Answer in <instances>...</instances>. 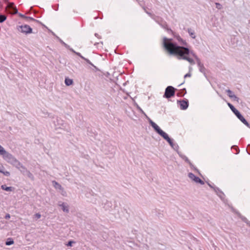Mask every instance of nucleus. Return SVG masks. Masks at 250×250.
I'll return each mask as SVG.
<instances>
[{
	"label": "nucleus",
	"instance_id": "f257e3e1",
	"mask_svg": "<svg viewBox=\"0 0 250 250\" xmlns=\"http://www.w3.org/2000/svg\"><path fill=\"white\" fill-rule=\"evenodd\" d=\"M163 44L165 49L169 54L177 56L179 59L186 60L191 64H195L194 60L188 56L190 53L188 48L178 46L172 42V39L166 37L163 38Z\"/></svg>",
	"mask_w": 250,
	"mask_h": 250
},
{
	"label": "nucleus",
	"instance_id": "f03ea898",
	"mask_svg": "<svg viewBox=\"0 0 250 250\" xmlns=\"http://www.w3.org/2000/svg\"><path fill=\"white\" fill-rule=\"evenodd\" d=\"M8 163H10L20 171L24 173V170H26V167L23 166L15 157L9 153H7L3 158Z\"/></svg>",
	"mask_w": 250,
	"mask_h": 250
},
{
	"label": "nucleus",
	"instance_id": "7ed1b4c3",
	"mask_svg": "<svg viewBox=\"0 0 250 250\" xmlns=\"http://www.w3.org/2000/svg\"><path fill=\"white\" fill-rule=\"evenodd\" d=\"M228 105L232 110V111L234 113V114L237 116V117L246 126L250 128V126L248 122L246 120V119L243 117V116L240 114V113L237 110L232 104H230L229 103H228Z\"/></svg>",
	"mask_w": 250,
	"mask_h": 250
},
{
	"label": "nucleus",
	"instance_id": "20e7f679",
	"mask_svg": "<svg viewBox=\"0 0 250 250\" xmlns=\"http://www.w3.org/2000/svg\"><path fill=\"white\" fill-rule=\"evenodd\" d=\"M156 131L165 139L173 148H174V145H175L173 142V140L169 137L168 135L166 132L163 131L160 127Z\"/></svg>",
	"mask_w": 250,
	"mask_h": 250
},
{
	"label": "nucleus",
	"instance_id": "39448f33",
	"mask_svg": "<svg viewBox=\"0 0 250 250\" xmlns=\"http://www.w3.org/2000/svg\"><path fill=\"white\" fill-rule=\"evenodd\" d=\"M152 18L157 23H158L163 28L166 29L168 33H173L172 30L171 29L168 28L167 22L165 21H164L161 18L155 17H153Z\"/></svg>",
	"mask_w": 250,
	"mask_h": 250
},
{
	"label": "nucleus",
	"instance_id": "423d86ee",
	"mask_svg": "<svg viewBox=\"0 0 250 250\" xmlns=\"http://www.w3.org/2000/svg\"><path fill=\"white\" fill-rule=\"evenodd\" d=\"M17 29L21 33L25 34L32 32V29L29 25L26 24L17 26Z\"/></svg>",
	"mask_w": 250,
	"mask_h": 250
},
{
	"label": "nucleus",
	"instance_id": "0eeeda50",
	"mask_svg": "<svg viewBox=\"0 0 250 250\" xmlns=\"http://www.w3.org/2000/svg\"><path fill=\"white\" fill-rule=\"evenodd\" d=\"M173 36H174V37L177 40V41H178V43H175L173 42V40H172V42L177 44L178 46H184V47H186L188 45V43L187 42H186V41L185 40H184L179 35H177V34H175L173 32V33H171Z\"/></svg>",
	"mask_w": 250,
	"mask_h": 250
},
{
	"label": "nucleus",
	"instance_id": "6e6552de",
	"mask_svg": "<svg viewBox=\"0 0 250 250\" xmlns=\"http://www.w3.org/2000/svg\"><path fill=\"white\" fill-rule=\"evenodd\" d=\"M175 94V89L172 86H168L166 90L164 97L167 98H169L173 96Z\"/></svg>",
	"mask_w": 250,
	"mask_h": 250
},
{
	"label": "nucleus",
	"instance_id": "1a4fd4ad",
	"mask_svg": "<svg viewBox=\"0 0 250 250\" xmlns=\"http://www.w3.org/2000/svg\"><path fill=\"white\" fill-rule=\"evenodd\" d=\"M179 155L181 158H182L184 160H185L187 163H188L189 165V166L191 169H193L196 172L199 173L198 169L192 165V164L190 162V161L188 160L187 157H186L184 155L180 153H179Z\"/></svg>",
	"mask_w": 250,
	"mask_h": 250
},
{
	"label": "nucleus",
	"instance_id": "9d476101",
	"mask_svg": "<svg viewBox=\"0 0 250 250\" xmlns=\"http://www.w3.org/2000/svg\"><path fill=\"white\" fill-rule=\"evenodd\" d=\"M188 177L196 183H200L201 185H204V182L200 179L198 177L196 176L194 174L192 173H189L188 174Z\"/></svg>",
	"mask_w": 250,
	"mask_h": 250
},
{
	"label": "nucleus",
	"instance_id": "9b49d317",
	"mask_svg": "<svg viewBox=\"0 0 250 250\" xmlns=\"http://www.w3.org/2000/svg\"><path fill=\"white\" fill-rule=\"evenodd\" d=\"M56 123L57 124H55L56 128L63 129L66 128V124L61 118H57Z\"/></svg>",
	"mask_w": 250,
	"mask_h": 250
},
{
	"label": "nucleus",
	"instance_id": "f8f14e48",
	"mask_svg": "<svg viewBox=\"0 0 250 250\" xmlns=\"http://www.w3.org/2000/svg\"><path fill=\"white\" fill-rule=\"evenodd\" d=\"M195 59L196 60L197 63L199 67L200 71L205 74L206 69L204 67V64L201 62L200 60L197 56H195Z\"/></svg>",
	"mask_w": 250,
	"mask_h": 250
},
{
	"label": "nucleus",
	"instance_id": "ddd939ff",
	"mask_svg": "<svg viewBox=\"0 0 250 250\" xmlns=\"http://www.w3.org/2000/svg\"><path fill=\"white\" fill-rule=\"evenodd\" d=\"M177 103L180 105V108L182 110H186L188 106V102L187 100L178 101Z\"/></svg>",
	"mask_w": 250,
	"mask_h": 250
},
{
	"label": "nucleus",
	"instance_id": "4468645a",
	"mask_svg": "<svg viewBox=\"0 0 250 250\" xmlns=\"http://www.w3.org/2000/svg\"><path fill=\"white\" fill-rule=\"evenodd\" d=\"M226 92L228 94V96L233 99L234 101L239 102V99L234 94V93L229 89L226 90Z\"/></svg>",
	"mask_w": 250,
	"mask_h": 250
},
{
	"label": "nucleus",
	"instance_id": "2eb2a0df",
	"mask_svg": "<svg viewBox=\"0 0 250 250\" xmlns=\"http://www.w3.org/2000/svg\"><path fill=\"white\" fill-rule=\"evenodd\" d=\"M59 206L62 208V210L66 213L69 212V208L68 205L65 203H59Z\"/></svg>",
	"mask_w": 250,
	"mask_h": 250
},
{
	"label": "nucleus",
	"instance_id": "dca6fc26",
	"mask_svg": "<svg viewBox=\"0 0 250 250\" xmlns=\"http://www.w3.org/2000/svg\"><path fill=\"white\" fill-rule=\"evenodd\" d=\"M5 168L0 163V173H2L4 175L9 176L10 175L9 172L4 170Z\"/></svg>",
	"mask_w": 250,
	"mask_h": 250
},
{
	"label": "nucleus",
	"instance_id": "f3484780",
	"mask_svg": "<svg viewBox=\"0 0 250 250\" xmlns=\"http://www.w3.org/2000/svg\"><path fill=\"white\" fill-rule=\"evenodd\" d=\"M148 118V121L150 125L152 126V127L154 128V129L156 131L159 128V126L155 124L154 122H153L150 118L147 117Z\"/></svg>",
	"mask_w": 250,
	"mask_h": 250
},
{
	"label": "nucleus",
	"instance_id": "a211bd4d",
	"mask_svg": "<svg viewBox=\"0 0 250 250\" xmlns=\"http://www.w3.org/2000/svg\"><path fill=\"white\" fill-rule=\"evenodd\" d=\"M53 184V186L54 187V188L56 189H59L60 190H63V188L62 187V186L60 184H59L58 182H56V181H53L52 182Z\"/></svg>",
	"mask_w": 250,
	"mask_h": 250
},
{
	"label": "nucleus",
	"instance_id": "6ab92c4d",
	"mask_svg": "<svg viewBox=\"0 0 250 250\" xmlns=\"http://www.w3.org/2000/svg\"><path fill=\"white\" fill-rule=\"evenodd\" d=\"M8 152L4 148L0 145V155L2 156L3 158L6 155Z\"/></svg>",
	"mask_w": 250,
	"mask_h": 250
},
{
	"label": "nucleus",
	"instance_id": "aec40b11",
	"mask_svg": "<svg viewBox=\"0 0 250 250\" xmlns=\"http://www.w3.org/2000/svg\"><path fill=\"white\" fill-rule=\"evenodd\" d=\"M64 83L67 86H69L73 84V81L72 79H69L68 78H66L65 79Z\"/></svg>",
	"mask_w": 250,
	"mask_h": 250
},
{
	"label": "nucleus",
	"instance_id": "412c9836",
	"mask_svg": "<svg viewBox=\"0 0 250 250\" xmlns=\"http://www.w3.org/2000/svg\"><path fill=\"white\" fill-rule=\"evenodd\" d=\"M187 31L188 32V33L189 35H190V36L192 39H195L196 36L195 35V32H194V31L193 30H192L190 28H188L187 29Z\"/></svg>",
	"mask_w": 250,
	"mask_h": 250
},
{
	"label": "nucleus",
	"instance_id": "4be33fe9",
	"mask_svg": "<svg viewBox=\"0 0 250 250\" xmlns=\"http://www.w3.org/2000/svg\"><path fill=\"white\" fill-rule=\"evenodd\" d=\"M217 194L221 200H223L225 199V194L222 191H219Z\"/></svg>",
	"mask_w": 250,
	"mask_h": 250
},
{
	"label": "nucleus",
	"instance_id": "5701e85b",
	"mask_svg": "<svg viewBox=\"0 0 250 250\" xmlns=\"http://www.w3.org/2000/svg\"><path fill=\"white\" fill-rule=\"evenodd\" d=\"M69 50L73 53H75V54H76L77 55L79 56V57H80L82 59H84V57H83L82 55H81V54L79 53V52H76L72 48H69Z\"/></svg>",
	"mask_w": 250,
	"mask_h": 250
},
{
	"label": "nucleus",
	"instance_id": "b1692460",
	"mask_svg": "<svg viewBox=\"0 0 250 250\" xmlns=\"http://www.w3.org/2000/svg\"><path fill=\"white\" fill-rule=\"evenodd\" d=\"M1 188L2 189H4L7 191L12 190V187H6L5 185H2Z\"/></svg>",
	"mask_w": 250,
	"mask_h": 250
},
{
	"label": "nucleus",
	"instance_id": "393cba45",
	"mask_svg": "<svg viewBox=\"0 0 250 250\" xmlns=\"http://www.w3.org/2000/svg\"><path fill=\"white\" fill-rule=\"evenodd\" d=\"M26 21L29 22L30 21H37L36 20L34 19V18L30 17H27L26 16L25 19H24Z\"/></svg>",
	"mask_w": 250,
	"mask_h": 250
},
{
	"label": "nucleus",
	"instance_id": "a878e982",
	"mask_svg": "<svg viewBox=\"0 0 250 250\" xmlns=\"http://www.w3.org/2000/svg\"><path fill=\"white\" fill-rule=\"evenodd\" d=\"M6 245L7 246H10L11 245H12L14 244V241L12 240L11 239L9 238L8 239V240L6 242Z\"/></svg>",
	"mask_w": 250,
	"mask_h": 250
},
{
	"label": "nucleus",
	"instance_id": "bb28decb",
	"mask_svg": "<svg viewBox=\"0 0 250 250\" xmlns=\"http://www.w3.org/2000/svg\"><path fill=\"white\" fill-rule=\"evenodd\" d=\"M6 19V17L4 15H0V22H3Z\"/></svg>",
	"mask_w": 250,
	"mask_h": 250
},
{
	"label": "nucleus",
	"instance_id": "cd10ccee",
	"mask_svg": "<svg viewBox=\"0 0 250 250\" xmlns=\"http://www.w3.org/2000/svg\"><path fill=\"white\" fill-rule=\"evenodd\" d=\"M41 217V215L39 213H37L35 214L34 215V218L36 220H38V219H40Z\"/></svg>",
	"mask_w": 250,
	"mask_h": 250
},
{
	"label": "nucleus",
	"instance_id": "c85d7f7f",
	"mask_svg": "<svg viewBox=\"0 0 250 250\" xmlns=\"http://www.w3.org/2000/svg\"><path fill=\"white\" fill-rule=\"evenodd\" d=\"M23 170L24 171V172L25 171L27 172V175L29 178H33V176L32 174L29 171L27 170V169H26V170Z\"/></svg>",
	"mask_w": 250,
	"mask_h": 250
},
{
	"label": "nucleus",
	"instance_id": "c756f323",
	"mask_svg": "<svg viewBox=\"0 0 250 250\" xmlns=\"http://www.w3.org/2000/svg\"><path fill=\"white\" fill-rule=\"evenodd\" d=\"M239 215H240V217L242 219V220L247 224V223L249 222L247 219L244 216H241L240 214H239Z\"/></svg>",
	"mask_w": 250,
	"mask_h": 250
},
{
	"label": "nucleus",
	"instance_id": "7c9ffc66",
	"mask_svg": "<svg viewBox=\"0 0 250 250\" xmlns=\"http://www.w3.org/2000/svg\"><path fill=\"white\" fill-rule=\"evenodd\" d=\"M216 7L218 9H221L222 8V5L218 2L215 3Z\"/></svg>",
	"mask_w": 250,
	"mask_h": 250
},
{
	"label": "nucleus",
	"instance_id": "2f4dec72",
	"mask_svg": "<svg viewBox=\"0 0 250 250\" xmlns=\"http://www.w3.org/2000/svg\"><path fill=\"white\" fill-rule=\"evenodd\" d=\"M61 42L62 44H63L66 48H68L69 49V48H71L70 47V46L67 44L66 43H65L64 42H63L62 41H61Z\"/></svg>",
	"mask_w": 250,
	"mask_h": 250
},
{
	"label": "nucleus",
	"instance_id": "473e14b6",
	"mask_svg": "<svg viewBox=\"0 0 250 250\" xmlns=\"http://www.w3.org/2000/svg\"><path fill=\"white\" fill-rule=\"evenodd\" d=\"M83 60H84L86 62H87L89 64L93 66V64H92V63L88 59L84 58V59H83Z\"/></svg>",
	"mask_w": 250,
	"mask_h": 250
},
{
	"label": "nucleus",
	"instance_id": "72a5a7b5",
	"mask_svg": "<svg viewBox=\"0 0 250 250\" xmlns=\"http://www.w3.org/2000/svg\"><path fill=\"white\" fill-rule=\"evenodd\" d=\"M213 189H214L215 192L216 193V194H217V193H218L219 191H220L219 188L217 187H214Z\"/></svg>",
	"mask_w": 250,
	"mask_h": 250
},
{
	"label": "nucleus",
	"instance_id": "f704fd0d",
	"mask_svg": "<svg viewBox=\"0 0 250 250\" xmlns=\"http://www.w3.org/2000/svg\"><path fill=\"white\" fill-rule=\"evenodd\" d=\"M74 242L73 241H69L68 243L67 244V246H72V244Z\"/></svg>",
	"mask_w": 250,
	"mask_h": 250
},
{
	"label": "nucleus",
	"instance_id": "c9c22d12",
	"mask_svg": "<svg viewBox=\"0 0 250 250\" xmlns=\"http://www.w3.org/2000/svg\"><path fill=\"white\" fill-rule=\"evenodd\" d=\"M191 76V74L188 73H187V74H186L185 76H184V78H187V77H190Z\"/></svg>",
	"mask_w": 250,
	"mask_h": 250
},
{
	"label": "nucleus",
	"instance_id": "e433bc0d",
	"mask_svg": "<svg viewBox=\"0 0 250 250\" xmlns=\"http://www.w3.org/2000/svg\"><path fill=\"white\" fill-rule=\"evenodd\" d=\"M19 16H20L21 18H23V19H25L26 16H24V15H22V14H19Z\"/></svg>",
	"mask_w": 250,
	"mask_h": 250
},
{
	"label": "nucleus",
	"instance_id": "4c0bfd02",
	"mask_svg": "<svg viewBox=\"0 0 250 250\" xmlns=\"http://www.w3.org/2000/svg\"><path fill=\"white\" fill-rule=\"evenodd\" d=\"M174 144L175 145H174V149H178V146L177 144H174Z\"/></svg>",
	"mask_w": 250,
	"mask_h": 250
},
{
	"label": "nucleus",
	"instance_id": "58836bf2",
	"mask_svg": "<svg viewBox=\"0 0 250 250\" xmlns=\"http://www.w3.org/2000/svg\"><path fill=\"white\" fill-rule=\"evenodd\" d=\"M139 108L140 111L142 113H143L144 114H145V116H146V114L145 113V112H144V111H143V110L141 108H140V107H139Z\"/></svg>",
	"mask_w": 250,
	"mask_h": 250
},
{
	"label": "nucleus",
	"instance_id": "ea45409f",
	"mask_svg": "<svg viewBox=\"0 0 250 250\" xmlns=\"http://www.w3.org/2000/svg\"><path fill=\"white\" fill-rule=\"evenodd\" d=\"M146 13L148 15H149L150 16H151L152 18H153V17H155L154 16H152L150 13H149V12H146Z\"/></svg>",
	"mask_w": 250,
	"mask_h": 250
},
{
	"label": "nucleus",
	"instance_id": "a19ab883",
	"mask_svg": "<svg viewBox=\"0 0 250 250\" xmlns=\"http://www.w3.org/2000/svg\"><path fill=\"white\" fill-rule=\"evenodd\" d=\"M146 13L148 15H149L150 16H151L152 18H153V17H155L154 16H152L150 13H149V12H146Z\"/></svg>",
	"mask_w": 250,
	"mask_h": 250
},
{
	"label": "nucleus",
	"instance_id": "79ce46f5",
	"mask_svg": "<svg viewBox=\"0 0 250 250\" xmlns=\"http://www.w3.org/2000/svg\"><path fill=\"white\" fill-rule=\"evenodd\" d=\"M10 217V216L9 214H6L5 216L6 219H9Z\"/></svg>",
	"mask_w": 250,
	"mask_h": 250
},
{
	"label": "nucleus",
	"instance_id": "37998d69",
	"mask_svg": "<svg viewBox=\"0 0 250 250\" xmlns=\"http://www.w3.org/2000/svg\"><path fill=\"white\" fill-rule=\"evenodd\" d=\"M190 53L192 55V56L195 58V56H196L194 53L192 52H190Z\"/></svg>",
	"mask_w": 250,
	"mask_h": 250
},
{
	"label": "nucleus",
	"instance_id": "c03bdc74",
	"mask_svg": "<svg viewBox=\"0 0 250 250\" xmlns=\"http://www.w3.org/2000/svg\"><path fill=\"white\" fill-rule=\"evenodd\" d=\"M208 185L209 186V187H210L212 188H214L211 185H210V184H208Z\"/></svg>",
	"mask_w": 250,
	"mask_h": 250
},
{
	"label": "nucleus",
	"instance_id": "a18cd8bd",
	"mask_svg": "<svg viewBox=\"0 0 250 250\" xmlns=\"http://www.w3.org/2000/svg\"><path fill=\"white\" fill-rule=\"evenodd\" d=\"M95 36L96 37H99V35H98V34L97 33H95Z\"/></svg>",
	"mask_w": 250,
	"mask_h": 250
},
{
	"label": "nucleus",
	"instance_id": "49530a36",
	"mask_svg": "<svg viewBox=\"0 0 250 250\" xmlns=\"http://www.w3.org/2000/svg\"><path fill=\"white\" fill-rule=\"evenodd\" d=\"M247 224H248V225H249V226L250 227V222H249H249L247 223Z\"/></svg>",
	"mask_w": 250,
	"mask_h": 250
},
{
	"label": "nucleus",
	"instance_id": "de8ad7c7",
	"mask_svg": "<svg viewBox=\"0 0 250 250\" xmlns=\"http://www.w3.org/2000/svg\"><path fill=\"white\" fill-rule=\"evenodd\" d=\"M137 1H138V2H140V0H136Z\"/></svg>",
	"mask_w": 250,
	"mask_h": 250
},
{
	"label": "nucleus",
	"instance_id": "09e8293b",
	"mask_svg": "<svg viewBox=\"0 0 250 250\" xmlns=\"http://www.w3.org/2000/svg\"><path fill=\"white\" fill-rule=\"evenodd\" d=\"M16 12H15V13H17V10L16 9Z\"/></svg>",
	"mask_w": 250,
	"mask_h": 250
},
{
	"label": "nucleus",
	"instance_id": "8fccbe9b",
	"mask_svg": "<svg viewBox=\"0 0 250 250\" xmlns=\"http://www.w3.org/2000/svg\"><path fill=\"white\" fill-rule=\"evenodd\" d=\"M5 2H7V0H4Z\"/></svg>",
	"mask_w": 250,
	"mask_h": 250
}]
</instances>
